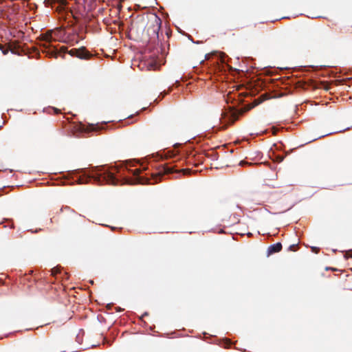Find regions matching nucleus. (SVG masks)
Listing matches in <instances>:
<instances>
[{
    "label": "nucleus",
    "mask_w": 352,
    "mask_h": 352,
    "mask_svg": "<svg viewBox=\"0 0 352 352\" xmlns=\"http://www.w3.org/2000/svg\"><path fill=\"white\" fill-rule=\"evenodd\" d=\"M127 170V169H126ZM128 171H131L133 174V178L130 179H125V184H148V179L144 177V176H141L140 173H142V170L139 168H135L134 170H128Z\"/></svg>",
    "instance_id": "nucleus-5"
},
{
    "label": "nucleus",
    "mask_w": 352,
    "mask_h": 352,
    "mask_svg": "<svg viewBox=\"0 0 352 352\" xmlns=\"http://www.w3.org/2000/svg\"><path fill=\"white\" fill-rule=\"evenodd\" d=\"M116 309L117 311H122L123 310L120 307H116Z\"/></svg>",
    "instance_id": "nucleus-21"
},
{
    "label": "nucleus",
    "mask_w": 352,
    "mask_h": 352,
    "mask_svg": "<svg viewBox=\"0 0 352 352\" xmlns=\"http://www.w3.org/2000/svg\"><path fill=\"white\" fill-rule=\"evenodd\" d=\"M311 250H312V252H314V253H316V254H317V253H318V252H319V251H320V248H318V247H311Z\"/></svg>",
    "instance_id": "nucleus-14"
},
{
    "label": "nucleus",
    "mask_w": 352,
    "mask_h": 352,
    "mask_svg": "<svg viewBox=\"0 0 352 352\" xmlns=\"http://www.w3.org/2000/svg\"><path fill=\"white\" fill-rule=\"evenodd\" d=\"M178 170L175 169V166H169L168 164H164L159 167L158 172L155 174H153V179L155 180V183H157L160 181L161 177L164 175L177 172Z\"/></svg>",
    "instance_id": "nucleus-6"
},
{
    "label": "nucleus",
    "mask_w": 352,
    "mask_h": 352,
    "mask_svg": "<svg viewBox=\"0 0 352 352\" xmlns=\"http://www.w3.org/2000/svg\"><path fill=\"white\" fill-rule=\"evenodd\" d=\"M42 39L47 43H51L52 41H55L52 36V31H49L44 34L41 35Z\"/></svg>",
    "instance_id": "nucleus-11"
},
{
    "label": "nucleus",
    "mask_w": 352,
    "mask_h": 352,
    "mask_svg": "<svg viewBox=\"0 0 352 352\" xmlns=\"http://www.w3.org/2000/svg\"><path fill=\"white\" fill-rule=\"evenodd\" d=\"M296 245H290L289 250L292 251H296Z\"/></svg>",
    "instance_id": "nucleus-16"
},
{
    "label": "nucleus",
    "mask_w": 352,
    "mask_h": 352,
    "mask_svg": "<svg viewBox=\"0 0 352 352\" xmlns=\"http://www.w3.org/2000/svg\"><path fill=\"white\" fill-rule=\"evenodd\" d=\"M58 272H59V271H58V269L53 268V269L52 270V275H56V274L57 273H58Z\"/></svg>",
    "instance_id": "nucleus-15"
},
{
    "label": "nucleus",
    "mask_w": 352,
    "mask_h": 352,
    "mask_svg": "<svg viewBox=\"0 0 352 352\" xmlns=\"http://www.w3.org/2000/svg\"><path fill=\"white\" fill-rule=\"evenodd\" d=\"M283 159H284V157H283V156H278V157H277V160H278V162H282V161L283 160Z\"/></svg>",
    "instance_id": "nucleus-17"
},
{
    "label": "nucleus",
    "mask_w": 352,
    "mask_h": 352,
    "mask_svg": "<svg viewBox=\"0 0 352 352\" xmlns=\"http://www.w3.org/2000/svg\"><path fill=\"white\" fill-rule=\"evenodd\" d=\"M17 47H18V43L14 42H10L8 43V47L5 49V50H3V54L4 55H6L9 51H10L13 54H17Z\"/></svg>",
    "instance_id": "nucleus-9"
},
{
    "label": "nucleus",
    "mask_w": 352,
    "mask_h": 352,
    "mask_svg": "<svg viewBox=\"0 0 352 352\" xmlns=\"http://www.w3.org/2000/svg\"><path fill=\"white\" fill-rule=\"evenodd\" d=\"M341 33L345 35H352V30L347 28L341 30Z\"/></svg>",
    "instance_id": "nucleus-12"
},
{
    "label": "nucleus",
    "mask_w": 352,
    "mask_h": 352,
    "mask_svg": "<svg viewBox=\"0 0 352 352\" xmlns=\"http://www.w3.org/2000/svg\"><path fill=\"white\" fill-rule=\"evenodd\" d=\"M253 107V105H250L240 110H235L232 111L230 116V119L231 120V122L232 123L234 122L236 120L239 119V116H242L245 111L250 110Z\"/></svg>",
    "instance_id": "nucleus-7"
},
{
    "label": "nucleus",
    "mask_w": 352,
    "mask_h": 352,
    "mask_svg": "<svg viewBox=\"0 0 352 352\" xmlns=\"http://www.w3.org/2000/svg\"><path fill=\"white\" fill-rule=\"evenodd\" d=\"M68 53L71 56L77 57L81 59H89L91 57V54L88 52L85 47H80L79 49L73 48L69 51L67 50V47L62 46L59 51L53 52L52 54L55 58H57L58 55L65 58V54Z\"/></svg>",
    "instance_id": "nucleus-3"
},
{
    "label": "nucleus",
    "mask_w": 352,
    "mask_h": 352,
    "mask_svg": "<svg viewBox=\"0 0 352 352\" xmlns=\"http://www.w3.org/2000/svg\"><path fill=\"white\" fill-rule=\"evenodd\" d=\"M68 23L69 25H73L74 24V23H73L72 21H69Z\"/></svg>",
    "instance_id": "nucleus-22"
},
{
    "label": "nucleus",
    "mask_w": 352,
    "mask_h": 352,
    "mask_svg": "<svg viewBox=\"0 0 352 352\" xmlns=\"http://www.w3.org/2000/svg\"><path fill=\"white\" fill-rule=\"evenodd\" d=\"M125 0H119L120 3L118 5V8L120 10L122 8V2L124 1Z\"/></svg>",
    "instance_id": "nucleus-18"
},
{
    "label": "nucleus",
    "mask_w": 352,
    "mask_h": 352,
    "mask_svg": "<svg viewBox=\"0 0 352 352\" xmlns=\"http://www.w3.org/2000/svg\"><path fill=\"white\" fill-rule=\"evenodd\" d=\"M302 35H309L307 38H305V39H302V41L309 43V44H316L319 43V39L315 36V35H319L318 32H307Z\"/></svg>",
    "instance_id": "nucleus-8"
},
{
    "label": "nucleus",
    "mask_w": 352,
    "mask_h": 352,
    "mask_svg": "<svg viewBox=\"0 0 352 352\" xmlns=\"http://www.w3.org/2000/svg\"><path fill=\"white\" fill-rule=\"evenodd\" d=\"M181 170L184 173V175H186V174H190V173H191V171H192V170H191L190 169H189V168H185V169H182V170Z\"/></svg>",
    "instance_id": "nucleus-13"
},
{
    "label": "nucleus",
    "mask_w": 352,
    "mask_h": 352,
    "mask_svg": "<svg viewBox=\"0 0 352 352\" xmlns=\"http://www.w3.org/2000/svg\"><path fill=\"white\" fill-rule=\"evenodd\" d=\"M245 164H248L247 162H245V161H241V162L239 163V164L241 166H243Z\"/></svg>",
    "instance_id": "nucleus-20"
},
{
    "label": "nucleus",
    "mask_w": 352,
    "mask_h": 352,
    "mask_svg": "<svg viewBox=\"0 0 352 352\" xmlns=\"http://www.w3.org/2000/svg\"><path fill=\"white\" fill-rule=\"evenodd\" d=\"M113 170H117L118 173H120V170L116 168H111V170L105 166H94L87 170L82 168L79 170L81 175L78 178V184H88L91 180L97 185L109 184L116 186L119 184V180L114 175Z\"/></svg>",
    "instance_id": "nucleus-1"
},
{
    "label": "nucleus",
    "mask_w": 352,
    "mask_h": 352,
    "mask_svg": "<svg viewBox=\"0 0 352 352\" xmlns=\"http://www.w3.org/2000/svg\"><path fill=\"white\" fill-rule=\"evenodd\" d=\"M162 19L155 14H150L146 16H140L132 25V30L139 26L144 25V34L149 41L155 42L159 40L160 30L162 26Z\"/></svg>",
    "instance_id": "nucleus-2"
},
{
    "label": "nucleus",
    "mask_w": 352,
    "mask_h": 352,
    "mask_svg": "<svg viewBox=\"0 0 352 352\" xmlns=\"http://www.w3.org/2000/svg\"><path fill=\"white\" fill-rule=\"evenodd\" d=\"M282 250V244L280 243H276L269 246L267 252L269 254L279 252Z\"/></svg>",
    "instance_id": "nucleus-10"
},
{
    "label": "nucleus",
    "mask_w": 352,
    "mask_h": 352,
    "mask_svg": "<svg viewBox=\"0 0 352 352\" xmlns=\"http://www.w3.org/2000/svg\"><path fill=\"white\" fill-rule=\"evenodd\" d=\"M6 47H5L3 45L0 44V50L3 52V50H5Z\"/></svg>",
    "instance_id": "nucleus-19"
},
{
    "label": "nucleus",
    "mask_w": 352,
    "mask_h": 352,
    "mask_svg": "<svg viewBox=\"0 0 352 352\" xmlns=\"http://www.w3.org/2000/svg\"><path fill=\"white\" fill-rule=\"evenodd\" d=\"M48 1L50 2L52 8L58 14L60 19L66 21L70 16L74 19H76L72 12L71 10L68 11L67 0H48Z\"/></svg>",
    "instance_id": "nucleus-4"
}]
</instances>
